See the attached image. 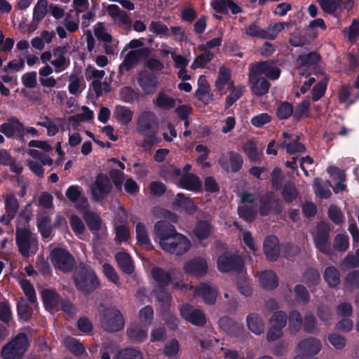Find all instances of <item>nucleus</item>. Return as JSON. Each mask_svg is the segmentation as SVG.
Returning <instances> with one entry per match:
<instances>
[{
  "instance_id": "1",
  "label": "nucleus",
  "mask_w": 359,
  "mask_h": 359,
  "mask_svg": "<svg viewBox=\"0 0 359 359\" xmlns=\"http://www.w3.org/2000/svg\"><path fill=\"white\" fill-rule=\"evenodd\" d=\"M154 229L159 239L161 248L166 252L182 255L191 248L190 241L183 234L178 233L173 224L165 220L155 223Z\"/></svg>"
},
{
  "instance_id": "2",
  "label": "nucleus",
  "mask_w": 359,
  "mask_h": 359,
  "mask_svg": "<svg viewBox=\"0 0 359 359\" xmlns=\"http://www.w3.org/2000/svg\"><path fill=\"white\" fill-rule=\"evenodd\" d=\"M76 290L85 295L94 292L100 286L95 270L88 264L80 263L73 274Z\"/></svg>"
},
{
  "instance_id": "3",
  "label": "nucleus",
  "mask_w": 359,
  "mask_h": 359,
  "mask_svg": "<svg viewBox=\"0 0 359 359\" xmlns=\"http://www.w3.org/2000/svg\"><path fill=\"white\" fill-rule=\"evenodd\" d=\"M151 274L156 283L155 289L166 288L171 285L172 288L177 290L187 292L193 288L192 285L183 282V276L181 273H176L175 269L169 271L159 266H154L151 270Z\"/></svg>"
},
{
  "instance_id": "4",
  "label": "nucleus",
  "mask_w": 359,
  "mask_h": 359,
  "mask_svg": "<svg viewBox=\"0 0 359 359\" xmlns=\"http://www.w3.org/2000/svg\"><path fill=\"white\" fill-rule=\"evenodd\" d=\"M29 346L25 333L20 332L2 347L1 355L3 359H22Z\"/></svg>"
},
{
  "instance_id": "5",
  "label": "nucleus",
  "mask_w": 359,
  "mask_h": 359,
  "mask_svg": "<svg viewBox=\"0 0 359 359\" xmlns=\"http://www.w3.org/2000/svg\"><path fill=\"white\" fill-rule=\"evenodd\" d=\"M217 265L218 270L222 273H240L244 268L245 262L241 255L225 251L218 256Z\"/></svg>"
},
{
  "instance_id": "6",
  "label": "nucleus",
  "mask_w": 359,
  "mask_h": 359,
  "mask_svg": "<svg viewBox=\"0 0 359 359\" xmlns=\"http://www.w3.org/2000/svg\"><path fill=\"white\" fill-rule=\"evenodd\" d=\"M50 257L54 267L64 273L71 272L74 268V257L65 248H55L50 251Z\"/></svg>"
},
{
  "instance_id": "7",
  "label": "nucleus",
  "mask_w": 359,
  "mask_h": 359,
  "mask_svg": "<svg viewBox=\"0 0 359 359\" xmlns=\"http://www.w3.org/2000/svg\"><path fill=\"white\" fill-rule=\"evenodd\" d=\"M100 322L102 328L109 332L120 331L124 327V318L121 312L114 308L103 311Z\"/></svg>"
},
{
  "instance_id": "8",
  "label": "nucleus",
  "mask_w": 359,
  "mask_h": 359,
  "mask_svg": "<svg viewBox=\"0 0 359 359\" xmlns=\"http://www.w3.org/2000/svg\"><path fill=\"white\" fill-rule=\"evenodd\" d=\"M274 65V62L271 60L252 64L249 69V80H252L262 74L271 80L278 79L280 74V69Z\"/></svg>"
},
{
  "instance_id": "9",
  "label": "nucleus",
  "mask_w": 359,
  "mask_h": 359,
  "mask_svg": "<svg viewBox=\"0 0 359 359\" xmlns=\"http://www.w3.org/2000/svg\"><path fill=\"white\" fill-rule=\"evenodd\" d=\"M330 225L324 221L319 222L316 225V233L313 238L316 248L322 253L330 255L332 254L330 245Z\"/></svg>"
},
{
  "instance_id": "10",
  "label": "nucleus",
  "mask_w": 359,
  "mask_h": 359,
  "mask_svg": "<svg viewBox=\"0 0 359 359\" xmlns=\"http://www.w3.org/2000/svg\"><path fill=\"white\" fill-rule=\"evenodd\" d=\"M113 190L110 178L105 174L99 173L90 186L92 198L97 202H102Z\"/></svg>"
},
{
  "instance_id": "11",
  "label": "nucleus",
  "mask_w": 359,
  "mask_h": 359,
  "mask_svg": "<svg viewBox=\"0 0 359 359\" xmlns=\"http://www.w3.org/2000/svg\"><path fill=\"white\" fill-rule=\"evenodd\" d=\"M159 129V121L156 114L150 110H144L137 118V130L140 135L157 133Z\"/></svg>"
},
{
  "instance_id": "12",
  "label": "nucleus",
  "mask_w": 359,
  "mask_h": 359,
  "mask_svg": "<svg viewBox=\"0 0 359 359\" xmlns=\"http://www.w3.org/2000/svg\"><path fill=\"white\" fill-rule=\"evenodd\" d=\"M282 201L273 197V191H266L259 198V213L262 217H266L271 213L278 215L283 212Z\"/></svg>"
},
{
  "instance_id": "13",
  "label": "nucleus",
  "mask_w": 359,
  "mask_h": 359,
  "mask_svg": "<svg viewBox=\"0 0 359 359\" xmlns=\"http://www.w3.org/2000/svg\"><path fill=\"white\" fill-rule=\"evenodd\" d=\"M136 80L145 95H153L159 86L157 76L147 69L140 71L136 75Z\"/></svg>"
},
{
  "instance_id": "14",
  "label": "nucleus",
  "mask_w": 359,
  "mask_h": 359,
  "mask_svg": "<svg viewBox=\"0 0 359 359\" xmlns=\"http://www.w3.org/2000/svg\"><path fill=\"white\" fill-rule=\"evenodd\" d=\"M15 243L20 253L23 257H28L32 245L36 243L37 241L29 229L18 228L15 233Z\"/></svg>"
},
{
  "instance_id": "15",
  "label": "nucleus",
  "mask_w": 359,
  "mask_h": 359,
  "mask_svg": "<svg viewBox=\"0 0 359 359\" xmlns=\"http://www.w3.org/2000/svg\"><path fill=\"white\" fill-rule=\"evenodd\" d=\"M219 163L225 171L236 173L242 168L243 158L241 154L230 151L222 155L219 159Z\"/></svg>"
},
{
  "instance_id": "16",
  "label": "nucleus",
  "mask_w": 359,
  "mask_h": 359,
  "mask_svg": "<svg viewBox=\"0 0 359 359\" xmlns=\"http://www.w3.org/2000/svg\"><path fill=\"white\" fill-rule=\"evenodd\" d=\"M180 311L181 316L194 325L202 327L206 324L207 320L204 312L189 304H182Z\"/></svg>"
},
{
  "instance_id": "17",
  "label": "nucleus",
  "mask_w": 359,
  "mask_h": 359,
  "mask_svg": "<svg viewBox=\"0 0 359 359\" xmlns=\"http://www.w3.org/2000/svg\"><path fill=\"white\" fill-rule=\"evenodd\" d=\"M183 270L187 275L195 277H203L208 273V263L206 260L202 257H195L189 260L184 264Z\"/></svg>"
},
{
  "instance_id": "18",
  "label": "nucleus",
  "mask_w": 359,
  "mask_h": 359,
  "mask_svg": "<svg viewBox=\"0 0 359 359\" xmlns=\"http://www.w3.org/2000/svg\"><path fill=\"white\" fill-rule=\"evenodd\" d=\"M13 320L11 307L8 301L0 302V342L9 335L8 326Z\"/></svg>"
},
{
  "instance_id": "19",
  "label": "nucleus",
  "mask_w": 359,
  "mask_h": 359,
  "mask_svg": "<svg viewBox=\"0 0 359 359\" xmlns=\"http://www.w3.org/2000/svg\"><path fill=\"white\" fill-rule=\"evenodd\" d=\"M172 205L180 212H184L189 215H193L196 213L198 206L195 204L194 201L186 196L183 193H178L176 195Z\"/></svg>"
},
{
  "instance_id": "20",
  "label": "nucleus",
  "mask_w": 359,
  "mask_h": 359,
  "mask_svg": "<svg viewBox=\"0 0 359 359\" xmlns=\"http://www.w3.org/2000/svg\"><path fill=\"white\" fill-rule=\"evenodd\" d=\"M0 132L7 137H13L16 135L20 138L25 136V127L22 122L16 117H11L8 121L0 126Z\"/></svg>"
},
{
  "instance_id": "21",
  "label": "nucleus",
  "mask_w": 359,
  "mask_h": 359,
  "mask_svg": "<svg viewBox=\"0 0 359 359\" xmlns=\"http://www.w3.org/2000/svg\"><path fill=\"white\" fill-rule=\"evenodd\" d=\"M263 250L266 259L271 262L276 261L280 255L279 240L275 235L266 237Z\"/></svg>"
},
{
  "instance_id": "22",
  "label": "nucleus",
  "mask_w": 359,
  "mask_h": 359,
  "mask_svg": "<svg viewBox=\"0 0 359 359\" xmlns=\"http://www.w3.org/2000/svg\"><path fill=\"white\" fill-rule=\"evenodd\" d=\"M41 297L45 309L48 311H60L61 296L55 290L44 289L41 292Z\"/></svg>"
},
{
  "instance_id": "23",
  "label": "nucleus",
  "mask_w": 359,
  "mask_h": 359,
  "mask_svg": "<svg viewBox=\"0 0 359 359\" xmlns=\"http://www.w3.org/2000/svg\"><path fill=\"white\" fill-rule=\"evenodd\" d=\"M179 186L182 189L193 192H203V184L200 178L193 173L182 175L179 180Z\"/></svg>"
},
{
  "instance_id": "24",
  "label": "nucleus",
  "mask_w": 359,
  "mask_h": 359,
  "mask_svg": "<svg viewBox=\"0 0 359 359\" xmlns=\"http://www.w3.org/2000/svg\"><path fill=\"white\" fill-rule=\"evenodd\" d=\"M149 52V48L147 47L130 50L126 54L120 67L125 69L126 71L130 70L140 61L142 56H147Z\"/></svg>"
},
{
  "instance_id": "25",
  "label": "nucleus",
  "mask_w": 359,
  "mask_h": 359,
  "mask_svg": "<svg viewBox=\"0 0 359 359\" xmlns=\"http://www.w3.org/2000/svg\"><path fill=\"white\" fill-rule=\"evenodd\" d=\"M195 97L205 104H208L213 101L214 95L211 93L210 86L203 76L198 81V88L195 92Z\"/></svg>"
},
{
  "instance_id": "26",
  "label": "nucleus",
  "mask_w": 359,
  "mask_h": 359,
  "mask_svg": "<svg viewBox=\"0 0 359 359\" xmlns=\"http://www.w3.org/2000/svg\"><path fill=\"white\" fill-rule=\"evenodd\" d=\"M298 348L301 353L306 356L318 354L321 349L320 341L314 337H308L298 344Z\"/></svg>"
},
{
  "instance_id": "27",
  "label": "nucleus",
  "mask_w": 359,
  "mask_h": 359,
  "mask_svg": "<svg viewBox=\"0 0 359 359\" xmlns=\"http://www.w3.org/2000/svg\"><path fill=\"white\" fill-rule=\"evenodd\" d=\"M219 327L226 334L238 337L242 333L243 326L229 316H222L218 321Z\"/></svg>"
},
{
  "instance_id": "28",
  "label": "nucleus",
  "mask_w": 359,
  "mask_h": 359,
  "mask_svg": "<svg viewBox=\"0 0 359 359\" xmlns=\"http://www.w3.org/2000/svg\"><path fill=\"white\" fill-rule=\"evenodd\" d=\"M127 336L133 343L144 342L147 338V331L137 323H131L126 330Z\"/></svg>"
},
{
  "instance_id": "29",
  "label": "nucleus",
  "mask_w": 359,
  "mask_h": 359,
  "mask_svg": "<svg viewBox=\"0 0 359 359\" xmlns=\"http://www.w3.org/2000/svg\"><path fill=\"white\" fill-rule=\"evenodd\" d=\"M196 292L207 304L212 305L215 303L217 290L208 283H201L196 288Z\"/></svg>"
},
{
  "instance_id": "30",
  "label": "nucleus",
  "mask_w": 359,
  "mask_h": 359,
  "mask_svg": "<svg viewBox=\"0 0 359 359\" xmlns=\"http://www.w3.org/2000/svg\"><path fill=\"white\" fill-rule=\"evenodd\" d=\"M83 219L92 233L96 234L101 229L102 220L96 212L86 210L83 212Z\"/></svg>"
},
{
  "instance_id": "31",
  "label": "nucleus",
  "mask_w": 359,
  "mask_h": 359,
  "mask_svg": "<svg viewBox=\"0 0 359 359\" xmlns=\"http://www.w3.org/2000/svg\"><path fill=\"white\" fill-rule=\"evenodd\" d=\"M212 230V226L208 221L201 219L196 222L193 233L197 240L204 241L210 236Z\"/></svg>"
},
{
  "instance_id": "32",
  "label": "nucleus",
  "mask_w": 359,
  "mask_h": 359,
  "mask_svg": "<svg viewBox=\"0 0 359 359\" xmlns=\"http://www.w3.org/2000/svg\"><path fill=\"white\" fill-rule=\"evenodd\" d=\"M121 100L129 104L139 102L144 98V94L139 89H134L131 86H124L120 90Z\"/></svg>"
},
{
  "instance_id": "33",
  "label": "nucleus",
  "mask_w": 359,
  "mask_h": 359,
  "mask_svg": "<svg viewBox=\"0 0 359 359\" xmlns=\"http://www.w3.org/2000/svg\"><path fill=\"white\" fill-rule=\"evenodd\" d=\"M136 239L140 246L147 251L152 250L154 246L148 236L147 228L142 222H138L135 226Z\"/></svg>"
},
{
  "instance_id": "34",
  "label": "nucleus",
  "mask_w": 359,
  "mask_h": 359,
  "mask_svg": "<svg viewBox=\"0 0 359 359\" xmlns=\"http://www.w3.org/2000/svg\"><path fill=\"white\" fill-rule=\"evenodd\" d=\"M133 114L134 113L130 107L123 105H116L113 113V116L121 125L127 126L131 122Z\"/></svg>"
},
{
  "instance_id": "35",
  "label": "nucleus",
  "mask_w": 359,
  "mask_h": 359,
  "mask_svg": "<svg viewBox=\"0 0 359 359\" xmlns=\"http://www.w3.org/2000/svg\"><path fill=\"white\" fill-rule=\"evenodd\" d=\"M118 267L126 274L130 275L134 271L131 256L126 252H118L115 255Z\"/></svg>"
},
{
  "instance_id": "36",
  "label": "nucleus",
  "mask_w": 359,
  "mask_h": 359,
  "mask_svg": "<svg viewBox=\"0 0 359 359\" xmlns=\"http://www.w3.org/2000/svg\"><path fill=\"white\" fill-rule=\"evenodd\" d=\"M262 286L266 290H274L278 287L279 281L276 273L271 270H266L259 276Z\"/></svg>"
},
{
  "instance_id": "37",
  "label": "nucleus",
  "mask_w": 359,
  "mask_h": 359,
  "mask_svg": "<svg viewBox=\"0 0 359 359\" xmlns=\"http://www.w3.org/2000/svg\"><path fill=\"white\" fill-rule=\"evenodd\" d=\"M228 90H230L229 95L226 97L224 108L225 109H229L236 101H238L243 95L245 91V88L243 86H235L233 83H229Z\"/></svg>"
},
{
  "instance_id": "38",
  "label": "nucleus",
  "mask_w": 359,
  "mask_h": 359,
  "mask_svg": "<svg viewBox=\"0 0 359 359\" xmlns=\"http://www.w3.org/2000/svg\"><path fill=\"white\" fill-rule=\"evenodd\" d=\"M252 92L257 96H263L269 92L271 86L269 81L263 77H255L249 80Z\"/></svg>"
},
{
  "instance_id": "39",
  "label": "nucleus",
  "mask_w": 359,
  "mask_h": 359,
  "mask_svg": "<svg viewBox=\"0 0 359 359\" xmlns=\"http://www.w3.org/2000/svg\"><path fill=\"white\" fill-rule=\"evenodd\" d=\"M154 293L161 313L170 310L172 296L166 291V288L154 289Z\"/></svg>"
},
{
  "instance_id": "40",
  "label": "nucleus",
  "mask_w": 359,
  "mask_h": 359,
  "mask_svg": "<svg viewBox=\"0 0 359 359\" xmlns=\"http://www.w3.org/2000/svg\"><path fill=\"white\" fill-rule=\"evenodd\" d=\"M246 322L248 329L255 334L259 335L264 332V324L257 313H250L246 318Z\"/></svg>"
},
{
  "instance_id": "41",
  "label": "nucleus",
  "mask_w": 359,
  "mask_h": 359,
  "mask_svg": "<svg viewBox=\"0 0 359 359\" xmlns=\"http://www.w3.org/2000/svg\"><path fill=\"white\" fill-rule=\"evenodd\" d=\"M320 60L321 56L316 51L300 54L297 58V62L299 66L308 67L317 65Z\"/></svg>"
},
{
  "instance_id": "42",
  "label": "nucleus",
  "mask_w": 359,
  "mask_h": 359,
  "mask_svg": "<svg viewBox=\"0 0 359 359\" xmlns=\"http://www.w3.org/2000/svg\"><path fill=\"white\" fill-rule=\"evenodd\" d=\"M231 83L233 82L231 81L229 70L224 67H221L219 70L218 78L215 81V86L221 95H224L226 93L225 86L227 85L229 88V83Z\"/></svg>"
},
{
  "instance_id": "43",
  "label": "nucleus",
  "mask_w": 359,
  "mask_h": 359,
  "mask_svg": "<svg viewBox=\"0 0 359 359\" xmlns=\"http://www.w3.org/2000/svg\"><path fill=\"white\" fill-rule=\"evenodd\" d=\"M36 226L43 239H49L51 237V219L48 215H41L39 217L37 218Z\"/></svg>"
},
{
  "instance_id": "44",
  "label": "nucleus",
  "mask_w": 359,
  "mask_h": 359,
  "mask_svg": "<svg viewBox=\"0 0 359 359\" xmlns=\"http://www.w3.org/2000/svg\"><path fill=\"white\" fill-rule=\"evenodd\" d=\"M324 279L330 287L334 288L340 283V273L335 266H327L324 271Z\"/></svg>"
},
{
  "instance_id": "45",
  "label": "nucleus",
  "mask_w": 359,
  "mask_h": 359,
  "mask_svg": "<svg viewBox=\"0 0 359 359\" xmlns=\"http://www.w3.org/2000/svg\"><path fill=\"white\" fill-rule=\"evenodd\" d=\"M287 319L290 332L292 334L298 332L301 330L303 324L301 313L297 310H292L289 313Z\"/></svg>"
},
{
  "instance_id": "46",
  "label": "nucleus",
  "mask_w": 359,
  "mask_h": 359,
  "mask_svg": "<svg viewBox=\"0 0 359 359\" xmlns=\"http://www.w3.org/2000/svg\"><path fill=\"white\" fill-rule=\"evenodd\" d=\"M238 214L241 218L248 222H253L257 215V204L243 205L238 207Z\"/></svg>"
},
{
  "instance_id": "47",
  "label": "nucleus",
  "mask_w": 359,
  "mask_h": 359,
  "mask_svg": "<svg viewBox=\"0 0 359 359\" xmlns=\"http://www.w3.org/2000/svg\"><path fill=\"white\" fill-rule=\"evenodd\" d=\"M294 106L287 101H281L277 106L276 116L279 120H286L293 116Z\"/></svg>"
},
{
  "instance_id": "48",
  "label": "nucleus",
  "mask_w": 359,
  "mask_h": 359,
  "mask_svg": "<svg viewBox=\"0 0 359 359\" xmlns=\"http://www.w3.org/2000/svg\"><path fill=\"white\" fill-rule=\"evenodd\" d=\"M346 290L352 292L359 289V270H353L348 272L344 280Z\"/></svg>"
},
{
  "instance_id": "49",
  "label": "nucleus",
  "mask_w": 359,
  "mask_h": 359,
  "mask_svg": "<svg viewBox=\"0 0 359 359\" xmlns=\"http://www.w3.org/2000/svg\"><path fill=\"white\" fill-rule=\"evenodd\" d=\"M156 104L162 109H170L175 107L176 100L160 91L156 97Z\"/></svg>"
},
{
  "instance_id": "50",
  "label": "nucleus",
  "mask_w": 359,
  "mask_h": 359,
  "mask_svg": "<svg viewBox=\"0 0 359 359\" xmlns=\"http://www.w3.org/2000/svg\"><path fill=\"white\" fill-rule=\"evenodd\" d=\"M245 34L248 36L261 39H266V37H268L266 30L261 28L256 22L250 23L248 27L245 29Z\"/></svg>"
},
{
  "instance_id": "51",
  "label": "nucleus",
  "mask_w": 359,
  "mask_h": 359,
  "mask_svg": "<svg viewBox=\"0 0 359 359\" xmlns=\"http://www.w3.org/2000/svg\"><path fill=\"white\" fill-rule=\"evenodd\" d=\"M294 297L295 300L304 305H306L310 302V294L306 287L302 285L297 284L293 289Z\"/></svg>"
},
{
  "instance_id": "52",
  "label": "nucleus",
  "mask_w": 359,
  "mask_h": 359,
  "mask_svg": "<svg viewBox=\"0 0 359 359\" xmlns=\"http://www.w3.org/2000/svg\"><path fill=\"white\" fill-rule=\"evenodd\" d=\"M281 194L287 203H291L297 198L298 191L294 184L287 182L283 187Z\"/></svg>"
},
{
  "instance_id": "53",
  "label": "nucleus",
  "mask_w": 359,
  "mask_h": 359,
  "mask_svg": "<svg viewBox=\"0 0 359 359\" xmlns=\"http://www.w3.org/2000/svg\"><path fill=\"white\" fill-rule=\"evenodd\" d=\"M311 102L309 100H304L299 102L295 108H294V113L292 119L294 122H299L302 117L309 112Z\"/></svg>"
},
{
  "instance_id": "54",
  "label": "nucleus",
  "mask_w": 359,
  "mask_h": 359,
  "mask_svg": "<svg viewBox=\"0 0 359 359\" xmlns=\"http://www.w3.org/2000/svg\"><path fill=\"white\" fill-rule=\"evenodd\" d=\"M302 278L303 282L306 284L309 287H311L318 284L320 274L317 269L309 268L303 273Z\"/></svg>"
},
{
  "instance_id": "55",
  "label": "nucleus",
  "mask_w": 359,
  "mask_h": 359,
  "mask_svg": "<svg viewBox=\"0 0 359 359\" xmlns=\"http://www.w3.org/2000/svg\"><path fill=\"white\" fill-rule=\"evenodd\" d=\"M19 203L14 194L7 195L5 199L6 212L8 216L15 217L19 209Z\"/></svg>"
},
{
  "instance_id": "56",
  "label": "nucleus",
  "mask_w": 359,
  "mask_h": 359,
  "mask_svg": "<svg viewBox=\"0 0 359 359\" xmlns=\"http://www.w3.org/2000/svg\"><path fill=\"white\" fill-rule=\"evenodd\" d=\"M203 52L194 60L191 68H204L214 57V54L210 51L201 50Z\"/></svg>"
},
{
  "instance_id": "57",
  "label": "nucleus",
  "mask_w": 359,
  "mask_h": 359,
  "mask_svg": "<svg viewBox=\"0 0 359 359\" xmlns=\"http://www.w3.org/2000/svg\"><path fill=\"white\" fill-rule=\"evenodd\" d=\"M321 9L327 14L334 13L342 4L341 0H316Z\"/></svg>"
},
{
  "instance_id": "58",
  "label": "nucleus",
  "mask_w": 359,
  "mask_h": 359,
  "mask_svg": "<svg viewBox=\"0 0 359 359\" xmlns=\"http://www.w3.org/2000/svg\"><path fill=\"white\" fill-rule=\"evenodd\" d=\"M17 313L20 319L28 321L32 316V311L27 302L22 298L17 303Z\"/></svg>"
},
{
  "instance_id": "59",
  "label": "nucleus",
  "mask_w": 359,
  "mask_h": 359,
  "mask_svg": "<svg viewBox=\"0 0 359 359\" xmlns=\"http://www.w3.org/2000/svg\"><path fill=\"white\" fill-rule=\"evenodd\" d=\"M115 359H143L140 351L134 348H126L119 351Z\"/></svg>"
},
{
  "instance_id": "60",
  "label": "nucleus",
  "mask_w": 359,
  "mask_h": 359,
  "mask_svg": "<svg viewBox=\"0 0 359 359\" xmlns=\"http://www.w3.org/2000/svg\"><path fill=\"white\" fill-rule=\"evenodd\" d=\"M48 1L46 0H39L33 11V20L40 22L47 13Z\"/></svg>"
},
{
  "instance_id": "61",
  "label": "nucleus",
  "mask_w": 359,
  "mask_h": 359,
  "mask_svg": "<svg viewBox=\"0 0 359 359\" xmlns=\"http://www.w3.org/2000/svg\"><path fill=\"white\" fill-rule=\"evenodd\" d=\"M329 219L336 225H341L344 222V215L341 209L337 205H331L328 208Z\"/></svg>"
},
{
  "instance_id": "62",
  "label": "nucleus",
  "mask_w": 359,
  "mask_h": 359,
  "mask_svg": "<svg viewBox=\"0 0 359 359\" xmlns=\"http://www.w3.org/2000/svg\"><path fill=\"white\" fill-rule=\"evenodd\" d=\"M66 346L75 356H81L85 352L84 346L75 338H69L66 340Z\"/></svg>"
},
{
  "instance_id": "63",
  "label": "nucleus",
  "mask_w": 359,
  "mask_h": 359,
  "mask_svg": "<svg viewBox=\"0 0 359 359\" xmlns=\"http://www.w3.org/2000/svg\"><path fill=\"white\" fill-rule=\"evenodd\" d=\"M349 246L348 237L346 235L337 234L333 241V248L337 252L346 251Z\"/></svg>"
},
{
  "instance_id": "64",
  "label": "nucleus",
  "mask_w": 359,
  "mask_h": 359,
  "mask_svg": "<svg viewBox=\"0 0 359 359\" xmlns=\"http://www.w3.org/2000/svg\"><path fill=\"white\" fill-rule=\"evenodd\" d=\"M304 332L314 334L317 328V319L313 314L306 313L304 316L302 324Z\"/></svg>"
}]
</instances>
